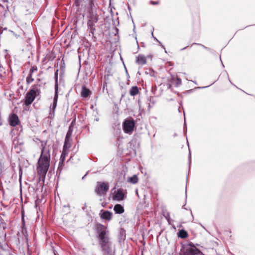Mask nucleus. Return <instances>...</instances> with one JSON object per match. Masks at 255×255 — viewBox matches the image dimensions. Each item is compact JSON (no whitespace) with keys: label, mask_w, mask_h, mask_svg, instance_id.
<instances>
[{"label":"nucleus","mask_w":255,"mask_h":255,"mask_svg":"<svg viewBox=\"0 0 255 255\" xmlns=\"http://www.w3.org/2000/svg\"><path fill=\"white\" fill-rule=\"evenodd\" d=\"M50 154L49 149L42 147L37 165V172L40 178L45 179L50 166Z\"/></svg>","instance_id":"obj_1"},{"label":"nucleus","mask_w":255,"mask_h":255,"mask_svg":"<svg viewBox=\"0 0 255 255\" xmlns=\"http://www.w3.org/2000/svg\"><path fill=\"white\" fill-rule=\"evenodd\" d=\"M94 3L92 0H88V7L89 8L87 14V25L90 33L94 34L96 30V24L98 21V15L97 11L93 7Z\"/></svg>","instance_id":"obj_2"},{"label":"nucleus","mask_w":255,"mask_h":255,"mask_svg":"<svg viewBox=\"0 0 255 255\" xmlns=\"http://www.w3.org/2000/svg\"><path fill=\"white\" fill-rule=\"evenodd\" d=\"M99 245L111 242L109 238V232L107 228L102 224H98L96 226Z\"/></svg>","instance_id":"obj_3"},{"label":"nucleus","mask_w":255,"mask_h":255,"mask_svg":"<svg viewBox=\"0 0 255 255\" xmlns=\"http://www.w3.org/2000/svg\"><path fill=\"white\" fill-rule=\"evenodd\" d=\"M109 189L108 183L104 182H97L95 189V192L99 196H104Z\"/></svg>","instance_id":"obj_4"},{"label":"nucleus","mask_w":255,"mask_h":255,"mask_svg":"<svg viewBox=\"0 0 255 255\" xmlns=\"http://www.w3.org/2000/svg\"><path fill=\"white\" fill-rule=\"evenodd\" d=\"M135 126V122L133 119H127L123 123V129L126 133H131Z\"/></svg>","instance_id":"obj_5"},{"label":"nucleus","mask_w":255,"mask_h":255,"mask_svg":"<svg viewBox=\"0 0 255 255\" xmlns=\"http://www.w3.org/2000/svg\"><path fill=\"white\" fill-rule=\"evenodd\" d=\"M189 247L186 249L184 255H205L194 245L189 244Z\"/></svg>","instance_id":"obj_6"},{"label":"nucleus","mask_w":255,"mask_h":255,"mask_svg":"<svg viewBox=\"0 0 255 255\" xmlns=\"http://www.w3.org/2000/svg\"><path fill=\"white\" fill-rule=\"evenodd\" d=\"M100 245L104 255H114V252L113 251L112 243L111 242Z\"/></svg>","instance_id":"obj_7"},{"label":"nucleus","mask_w":255,"mask_h":255,"mask_svg":"<svg viewBox=\"0 0 255 255\" xmlns=\"http://www.w3.org/2000/svg\"><path fill=\"white\" fill-rule=\"evenodd\" d=\"M36 96L30 91L26 93L24 98V105L26 106L30 105L34 100Z\"/></svg>","instance_id":"obj_8"},{"label":"nucleus","mask_w":255,"mask_h":255,"mask_svg":"<svg viewBox=\"0 0 255 255\" xmlns=\"http://www.w3.org/2000/svg\"><path fill=\"white\" fill-rule=\"evenodd\" d=\"M8 121L11 127L16 126L19 122L18 117L15 114H12L9 116Z\"/></svg>","instance_id":"obj_9"},{"label":"nucleus","mask_w":255,"mask_h":255,"mask_svg":"<svg viewBox=\"0 0 255 255\" xmlns=\"http://www.w3.org/2000/svg\"><path fill=\"white\" fill-rule=\"evenodd\" d=\"M100 217L104 220L110 221L113 217L112 213L104 210H101L100 213Z\"/></svg>","instance_id":"obj_10"},{"label":"nucleus","mask_w":255,"mask_h":255,"mask_svg":"<svg viewBox=\"0 0 255 255\" xmlns=\"http://www.w3.org/2000/svg\"><path fill=\"white\" fill-rule=\"evenodd\" d=\"M41 85L39 84H34L29 90L36 96H38L41 94Z\"/></svg>","instance_id":"obj_11"},{"label":"nucleus","mask_w":255,"mask_h":255,"mask_svg":"<svg viewBox=\"0 0 255 255\" xmlns=\"http://www.w3.org/2000/svg\"><path fill=\"white\" fill-rule=\"evenodd\" d=\"M125 195L121 189H118L117 192L113 196V199L117 201H122L124 200Z\"/></svg>","instance_id":"obj_12"},{"label":"nucleus","mask_w":255,"mask_h":255,"mask_svg":"<svg viewBox=\"0 0 255 255\" xmlns=\"http://www.w3.org/2000/svg\"><path fill=\"white\" fill-rule=\"evenodd\" d=\"M58 84L56 82V84H55V94H54V99H53V105H52V110L53 111L55 110V109L56 107L57 101H58Z\"/></svg>","instance_id":"obj_13"},{"label":"nucleus","mask_w":255,"mask_h":255,"mask_svg":"<svg viewBox=\"0 0 255 255\" xmlns=\"http://www.w3.org/2000/svg\"><path fill=\"white\" fill-rule=\"evenodd\" d=\"M136 62L138 64L142 66L146 63V58L144 55H139L136 57Z\"/></svg>","instance_id":"obj_14"},{"label":"nucleus","mask_w":255,"mask_h":255,"mask_svg":"<svg viewBox=\"0 0 255 255\" xmlns=\"http://www.w3.org/2000/svg\"><path fill=\"white\" fill-rule=\"evenodd\" d=\"M114 210L116 214H121L124 212V208L121 204H117L115 205Z\"/></svg>","instance_id":"obj_15"},{"label":"nucleus","mask_w":255,"mask_h":255,"mask_svg":"<svg viewBox=\"0 0 255 255\" xmlns=\"http://www.w3.org/2000/svg\"><path fill=\"white\" fill-rule=\"evenodd\" d=\"M91 94L90 91L85 87H83L81 92V96L84 98L88 97Z\"/></svg>","instance_id":"obj_16"},{"label":"nucleus","mask_w":255,"mask_h":255,"mask_svg":"<svg viewBox=\"0 0 255 255\" xmlns=\"http://www.w3.org/2000/svg\"><path fill=\"white\" fill-rule=\"evenodd\" d=\"M139 93V90L137 86H133L129 91V94L132 96L137 95Z\"/></svg>","instance_id":"obj_17"},{"label":"nucleus","mask_w":255,"mask_h":255,"mask_svg":"<svg viewBox=\"0 0 255 255\" xmlns=\"http://www.w3.org/2000/svg\"><path fill=\"white\" fill-rule=\"evenodd\" d=\"M138 178L136 175H134L132 177H128V181L132 184H136L138 182Z\"/></svg>","instance_id":"obj_18"},{"label":"nucleus","mask_w":255,"mask_h":255,"mask_svg":"<svg viewBox=\"0 0 255 255\" xmlns=\"http://www.w3.org/2000/svg\"><path fill=\"white\" fill-rule=\"evenodd\" d=\"M188 234L187 232L184 230H181L178 232V237L182 239L186 238Z\"/></svg>","instance_id":"obj_19"},{"label":"nucleus","mask_w":255,"mask_h":255,"mask_svg":"<svg viewBox=\"0 0 255 255\" xmlns=\"http://www.w3.org/2000/svg\"><path fill=\"white\" fill-rule=\"evenodd\" d=\"M68 150H66L65 149H63L62 152V154L61 155L60 158V159H61V162H64V161L65 160V158L68 154Z\"/></svg>","instance_id":"obj_20"},{"label":"nucleus","mask_w":255,"mask_h":255,"mask_svg":"<svg viewBox=\"0 0 255 255\" xmlns=\"http://www.w3.org/2000/svg\"><path fill=\"white\" fill-rule=\"evenodd\" d=\"M70 147H71V144H70V140H69L68 139H65L63 149L68 151V150Z\"/></svg>","instance_id":"obj_21"},{"label":"nucleus","mask_w":255,"mask_h":255,"mask_svg":"<svg viewBox=\"0 0 255 255\" xmlns=\"http://www.w3.org/2000/svg\"><path fill=\"white\" fill-rule=\"evenodd\" d=\"M32 74H29L28 76L27 77L26 81L27 84H29L32 83L34 81V79L32 77Z\"/></svg>","instance_id":"obj_22"},{"label":"nucleus","mask_w":255,"mask_h":255,"mask_svg":"<svg viewBox=\"0 0 255 255\" xmlns=\"http://www.w3.org/2000/svg\"><path fill=\"white\" fill-rule=\"evenodd\" d=\"M181 83H182L181 80L179 78H177L175 80L176 86H180V85H181Z\"/></svg>","instance_id":"obj_23"},{"label":"nucleus","mask_w":255,"mask_h":255,"mask_svg":"<svg viewBox=\"0 0 255 255\" xmlns=\"http://www.w3.org/2000/svg\"><path fill=\"white\" fill-rule=\"evenodd\" d=\"M71 135V131H70V128H69V130L68 131L65 139H70V136Z\"/></svg>","instance_id":"obj_24"},{"label":"nucleus","mask_w":255,"mask_h":255,"mask_svg":"<svg viewBox=\"0 0 255 255\" xmlns=\"http://www.w3.org/2000/svg\"><path fill=\"white\" fill-rule=\"evenodd\" d=\"M37 68L36 66H32L30 68L29 73L32 74L35 71H37Z\"/></svg>","instance_id":"obj_25"},{"label":"nucleus","mask_w":255,"mask_h":255,"mask_svg":"<svg viewBox=\"0 0 255 255\" xmlns=\"http://www.w3.org/2000/svg\"><path fill=\"white\" fill-rule=\"evenodd\" d=\"M165 216V218H166V219L168 221H169V220H170V215H169V214L168 213L166 215L164 216Z\"/></svg>","instance_id":"obj_26"},{"label":"nucleus","mask_w":255,"mask_h":255,"mask_svg":"<svg viewBox=\"0 0 255 255\" xmlns=\"http://www.w3.org/2000/svg\"><path fill=\"white\" fill-rule=\"evenodd\" d=\"M150 3L153 5L157 4H158V1H150Z\"/></svg>","instance_id":"obj_27"},{"label":"nucleus","mask_w":255,"mask_h":255,"mask_svg":"<svg viewBox=\"0 0 255 255\" xmlns=\"http://www.w3.org/2000/svg\"><path fill=\"white\" fill-rule=\"evenodd\" d=\"M57 72H58V70L55 72V77H56V81L57 82V76H58V73H57ZM56 83V82H55V83ZM57 83L58 84V83L57 82Z\"/></svg>","instance_id":"obj_28"},{"label":"nucleus","mask_w":255,"mask_h":255,"mask_svg":"<svg viewBox=\"0 0 255 255\" xmlns=\"http://www.w3.org/2000/svg\"><path fill=\"white\" fill-rule=\"evenodd\" d=\"M191 152H190V151H189V163H190V162H191Z\"/></svg>","instance_id":"obj_29"},{"label":"nucleus","mask_w":255,"mask_h":255,"mask_svg":"<svg viewBox=\"0 0 255 255\" xmlns=\"http://www.w3.org/2000/svg\"><path fill=\"white\" fill-rule=\"evenodd\" d=\"M64 163V162H61V159H60L59 163V166H62Z\"/></svg>","instance_id":"obj_30"},{"label":"nucleus","mask_w":255,"mask_h":255,"mask_svg":"<svg viewBox=\"0 0 255 255\" xmlns=\"http://www.w3.org/2000/svg\"><path fill=\"white\" fill-rule=\"evenodd\" d=\"M21 175H22L21 169L20 168V169H19V176H20V178L21 177Z\"/></svg>","instance_id":"obj_31"},{"label":"nucleus","mask_w":255,"mask_h":255,"mask_svg":"<svg viewBox=\"0 0 255 255\" xmlns=\"http://www.w3.org/2000/svg\"><path fill=\"white\" fill-rule=\"evenodd\" d=\"M196 44H197V43H196ZM199 45V44H198ZM200 46H202L205 49H208L207 47H205V46H204L203 45H202V44H200Z\"/></svg>","instance_id":"obj_32"},{"label":"nucleus","mask_w":255,"mask_h":255,"mask_svg":"<svg viewBox=\"0 0 255 255\" xmlns=\"http://www.w3.org/2000/svg\"><path fill=\"white\" fill-rule=\"evenodd\" d=\"M87 173H86L85 175H84L82 177V179H84V178L85 177V176L87 175Z\"/></svg>","instance_id":"obj_33"},{"label":"nucleus","mask_w":255,"mask_h":255,"mask_svg":"<svg viewBox=\"0 0 255 255\" xmlns=\"http://www.w3.org/2000/svg\"><path fill=\"white\" fill-rule=\"evenodd\" d=\"M208 87V86H205V87H201V88H207ZM198 88H201V87H199Z\"/></svg>","instance_id":"obj_34"},{"label":"nucleus","mask_w":255,"mask_h":255,"mask_svg":"<svg viewBox=\"0 0 255 255\" xmlns=\"http://www.w3.org/2000/svg\"><path fill=\"white\" fill-rule=\"evenodd\" d=\"M2 125V122L0 121V126Z\"/></svg>","instance_id":"obj_35"},{"label":"nucleus","mask_w":255,"mask_h":255,"mask_svg":"<svg viewBox=\"0 0 255 255\" xmlns=\"http://www.w3.org/2000/svg\"><path fill=\"white\" fill-rule=\"evenodd\" d=\"M186 48V47H184V48H182V50H184V49H185Z\"/></svg>","instance_id":"obj_36"},{"label":"nucleus","mask_w":255,"mask_h":255,"mask_svg":"<svg viewBox=\"0 0 255 255\" xmlns=\"http://www.w3.org/2000/svg\"><path fill=\"white\" fill-rule=\"evenodd\" d=\"M138 104H139V103H140V101L139 100H138Z\"/></svg>","instance_id":"obj_37"},{"label":"nucleus","mask_w":255,"mask_h":255,"mask_svg":"<svg viewBox=\"0 0 255 255\" xmlns=\"http://www.w3.org/2000/svg\"><path fill=\"white\" fill-rule=\"evenodd\" d=\"M162 46L164 49H165V47L163 45H162Z\"/></svg>","instance_id":"obj_38"},{"label":"nucleus","mask_w":255,"mask_h":255,"mask_svg":"<svg viewBox=\"0 0 255 255\" xmlns=\"http://www.w3.org/2000/svg\"><path fill=\"white\" fill-rule=\"evenodd\" d=\"M59 168H60V167L59 166V167H58V170H59Z\"/></svg>","instance_id":"obj_39"},{"label":"nucleus","mask_w":255,"mask_h":255,"mask_svg":"<svg viewBox=\"0 0 255 255\" xmlns=\"http://www.w3.org/2000/svg\"><path fill=\"white\" fill-rule=\"evenodd\" d=\"M3 1H6V0H2Z\"/></svg>","instance_id":"obj_40"},{"label":"nucleus","mask_w":255,"mask_h":255,"mask_svg":"<svg viewBox=\"0 0 255 255\" xmlns=\"http://www.w3.org/2000/svg\"><path fill=\"white\" fill-rule=\"evenodd\" d=\"M76 3H78V2H77V1H76ZM77 5H78V4H77Z\"/></svg>","instance_id":"obj_41"}]
</instances>
